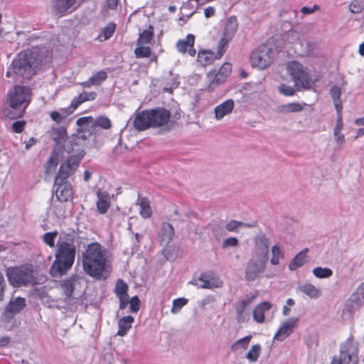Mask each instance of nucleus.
I'll use <instances>...</instances> for the list:
<instances>
[{"instance_id": "f257e3e1", "label": "nucleus", "mask_w": 364, "mask_h": 364, "mask_svg": "<svg viewBox=\"0 0 364 364\" xmlns=\"http://www.w3.org/2000/svg\"><path fill=\"white\" fill-rule=\"evenodd\" d=\"M50 52L45 48H33L19 53L13 60L6 75L15 78H31L41 67L50 61Z\"/></svg>"}, {"instance_id": "f03ea898", "label": "nucleus", "mask_w": 364, "mask_h": 364, "mask_svg": "<svg viewBox=\"0 0 364 364\" xmlns=\"http://www.w3.org/2000/svg\"><path fill=\"white\" fill-rule=\"evenodd\" d=\"M82 267L89 276L100 280L108 275L110 255L107 248L99 242L89 244L82 252Z\"/></svg>"}, {"instance_id": "7ed1b4c3", "label": "nucleus", "mask_w": 364, "mask_h": 364, "mask_svg": "<svg viewBox=\"0 0 364 364\" xmlns=\"http://www.w3.org/2000/svg\"><path fill=\"white\" fill-rule=\"evenodd\" d=\"M74 235H60L58 241V250L50 269L52 277H57L65 274L72 267L76 253V247L73 244Z\"/></svg>"}, {"instance_id": "20e7f679", "label": "nucleus", "mask_w": 364, "mask_h": 364, "mask_svg": "<svg viewBox=\"0 0 364 364\" xmlns=\"http://www.w3.org/2000/svg\"><path fill=\"white\" fill-rule=\"evenodd\" d=\"M171 112L165 108H155L138 112L134 119V127L138 131L150 127H160L168 124Z\"/></svg>"}, {"instance_id": "39448f33", "label": "nucleus", "mask_w": 364, "mask_h": 364, "mask_svg": "<svg viewBox=\"0 0 364 364\" xmlns=\"http://www.w3.org/2000/svg\"><path fill=\"white\" fill-rule=\"evenodd\" d=\"M31 90L28 87L16 85L8 93V102L14 114L8 113L6 116L10 119L21 117L30 103Z\"/></svg>"}, {"instance_id": "423d86ee", "label": "nucleus", "mask_w": 364, "mask_h": 364, "mask_svg": "<svg viewBox=\"0 0 364 364\" xmlns=\"http://www.w3.org/2000/svg\"><path fill=\"white\" fill-rule=\"evenodd\" d=\"M286 69L297 90L309 89L311 87L312 80L309 70L301 63L296 60L289 61Z\"/></svg>"}, {"instance_id": "0eeeda50", "label": "nucleus", "mask_w": 364, "mask_h": 364, "mask_svg": "<svg viewBox=\"0 0 364 364\" xmlns=\"http://www.w3.org/2000/svg\"><path fill=\"white\" fill-rule=\"evenodd\" d=\"M9 283L14 287H21L36 283L33 272L31 267L21 266L7 269Z\"/></svg>"}, {"instance_id": "6e6552de", "label": "nucleus", "mask_w": 364, "mask_h": 364, "mask_svg": "<svg viewBox=\"0 0 364 364\" xmlns=\"http://www.w3.org/2000/svg\"><path fill=\"white\" fill-rule=\"evenodd\" d=\"M274 58V50L267 45H261L250 55L252 67L259 70L264 69L272 64Z\"/></svg>"}, {"instance_id": "1a4fd4ad", "label": "nucleus", "mask_w": 364, "mask_h": 364, "mask_svg": "<svg viewBox=\"0 0 364 364\" xmlns=\"http://www.w3.org/2000/svg\"><path fill=\"white\" fill-rule=\"evenodd\" d=\"M358 349L351 339L346 340L340 347L339 356L334 357L331 364H357Z\"/></svg>"}, {"instance_id": "9d476101", "label": "nucleus", "mask_w": 364, "mask_h": 364, "mask_svg": "<svg viewBox=\"0 0 364 364\" xmlns=\"http://www.w3.org/2000/svg\"><path fill=\"white\" fill-rule=\"evenodd\" d=\"M268 259L250 256L245 267V279L247 282H254L262 277L265 272Z\"/></svg>"}, {"instance_id": "9b49d317", "label": "nucleus", "mask_w": 364, "mask_h": 364, "mask_svg": "<svg viewBox=\"0 0 364 364\" xmlns=\"http://www.w3.org/2000/svg\"><path fill=\"white\" fill-rule=\"evenodd\" d=\"M237 27L238 24L235 16H231L227 20L223 37L218 46L215 58L220 59L224 55L228 43L232 40L237 31Z\"/></svg>"}, {"instance_id": "f8f14e48", "label": "nucleus", "mask_w": 364, "mask_h": 364, "mask_svg": "<svg viewBox=\"0 0 364 364\" xmlns=\"http://www.w3.org/2000/svg\"><path fill=\"white\" fill-rule=\"evenodd\" d=\"M254 246L250 256L269 259V239L263 233L256 235L253 238Z\"/></svg>"}, {"instance_id": "ddd939ff", "label": "nucleus", "mask_w": 364, "mask_h": 364, "mask_svg": "<svg viewBox=\"0 0 364 364\" xmlns=\"http://www.w3.org/2000/svg\"><path fill=\"white\" fill-rule=\"evenodd\" d=\"M255 296H248L235 304L236 318L239 323H247L250 320V305Z\"/></svg>"}, {"instance_id": "4468645a", "label": "nucleus", "mask_w": 364, "mask_h": 364, "mask_svg": "<svg viewBox=\"0 0 364 364\" xmlns=\"http://www.w3.org/2000/svg\"><path fill=\"white\" fill-rule=\"evenodd\" d=\"M80 161V158L77 156H70L67 159L66 162L62 164L59 168L58 173L55 178L56 183H59L63 181H67V178L77 169Z\"/></svg>"}, {"instance_id": "2eb2a0df", "label": "nucleus", "mask_w": 364, "mask_h": 364, "mask_svg": "<svg viewBox=\"0 0 364 364\" xmlns=\"http://www.w3.org/2000/svg\"><path fill=\"white\" fill-rule=\"evenodd\" d=\"M298 321L299 318L292 316L282 322L277 331L274 336V339L278 341H283L285 340L293 332Z\"/></svg>"}, {"instance_id": "dca6fc26", "label": "nucleus", "mask_w": 364, "mask_h": 364, "mask_svg": "<svg viewBox=\"0 0 364 364\" xmlns=\"http://www.w3.org/2000/svg\"><path fill=\"white\" fill-rule=\"evenodd\" d=\"M54 187L55 188V196L58 200L66 202L72 198L73 189L71 184L68 181H63L57 183L56 180H55Z\"/></svg>"}, {"instance_id": "f3484780", "label": "nucleus", "mask_w": 364, "mask_h": 364, "mask_svg": "<svg viewBox=\"0 0 364 364\" xmlns=\"http://www.w3.org/2000/svg\"><path fill=\"white\" fill-rule=\"evenodd\" d=\"M195 43V36L193 34H188L185 39H181L176 43V48L181 53L186 52L191 56H194L196 53L195 48H193Z\"/></svg>"}, {"instance_id": "a211bd4d", "label": "nucleus", "mask_w": 364, "mask_h": 364, "mask_svg": "<svg viewBox=\"0 0 364 364\" xmlns=\"http://www.w3.org/2000/svg\"><path fill=\"white\" fill-rule=\"evenodd\" d=\"M231 70V65L228 63H224L220 67L218 72L214 75L213 80L210 83L209 90H213L217 85L223 83L230 74Z\"/></svg>"}, {"instance_id": "6ab92c4d", "label": "nucleus", "mask_w": 364, "mask_h": 364, "mask_svg": "<svg viewBox=\"0 0 364 364\" xmlns=\"http://www.w3.org/2000/svg\"><path fill=\"white\" fill-rule=\"evenodd\" d=\"M364 304V296L353 293L346 301L343 311L349 314H353Z\"/></svg>"}, {"instance_id": "aec40b11", "label": "nucleus", "mask_w": 364, "mask_h": 364, "mask_svg": "<svg viewBox=\"0 0 364 364\" xmlns=\"http://www.w3.org/2000/svg\"><path fill=\"white\" fill-rule=\"evenodd\" d=\"M235 107V102L232 99H228L217 105L214 108L215 119L221 120L226 115L230 114Z\"/></svg>"}, {"instance_id": "412c9836", "label": "nucleus", "mask_w": 364, "mask_h": 364, "mask_svg": "<svg viewBox=\"0 0 364 364\" xmlns=\"http://www.w3.org/2000/svg\"><path fill=\"white\" fill-rule=\"evenodd\" d=\"M174 235L173 226L168 223H162L159 232V237L161 245L163 246L168 245L172 240Z\"/></svg>"}, {"instance_id": "4be33fe9", "label": "nucleus", "mask_w": 364, "mask_h": 364, "mask_svg": "<svg viewBox=\"0 0 364 364\" xmlns=\"http://www.w3.org/2000/svg\"><path fill=\"white\" fill-rule=\"evenodd\" d=\"M272 308L271 303L263 301L255 306L252 311L253 319L258 323H262L265 321L264 314Z\"/></svg>"}, {"instance_id": "5701e85b", "label": "nucleus", "mask_w": 364, "mask_h": 364, "mask_svg": "<svg viewBox=\"0 0 364 364\" xmlns=\"http://www.w3.org/2000/svg\"><path fill=\"white\" fill-rule=\"evenodd\" d=\"M26 306V301L23 298L16 297L11 299L6 309V315L13 316L14 314L18 313Z\"/></svg>"}, {"instance_id": "b1692460", "label": "nucleus", "mask_w": 364, "mask_h": 364, "mask_svg": "<svg viewBox=\"0 0 364 364\" xmlns=\"http://www.w3.org/2000/svg\"><path fill=\"white\" fill-rule=\"evenodd\" d=\"M96 92H83L77 97L73 99L68 107L73 113L82 103L86 101L93 100L96 97Z\"/></svg>"}, {"instance_id": "393cba45", "label": "nucleus", "mask_w": 364, "mask_h": 364, "mask_svg": "<svg viewBox=\"0 0 364 364\" xmlns=\"http://www.w3.org/2000/svg\"><path fill=\"white\" fill-rule=\"evenodd\" d=\"M298 291L309 296L310 299H316L321 295V291L314 284L309 282L301 284L297 287Z\"/></svg>"}, {"instance_id": "a878e982", "label": "nucleus", "mask_w": 364, "mask_h": 364, "mask_svg": "<svg viewBox=\"0 0 364 364\" xmlns=\"http://www.w3.org/2000/svg\"><path fill=\"white\" fill-rule=\"evenodd\" d=\"M77 0H52L53 11L55 14H64L71 9Z\"/></svg>"}, {"instance_id": "bb28decb", "label": "nucleus", "mask_w": 364, "mask_h": 364, "mask_svg": "<svg viewBox=\"0 0 364 364\" xmlns=\"http://www.w3.org/2000/svg\"><path fill=\"white\" fill-rule=\"evenodd\" d=\"M271 253L270 264L272 266H277L280 264L282 259L284 258V251L282 246L276 243L269 249Z\"/></svg>"}, {"instance_id": "cd10ccee", "label": "nucleus", "mask_w": 364, "mask_h": 364, "mask_svg": "<svg viewBox=\"0 0 364 364\" xmlns=\"http://www.w3.org/2000/svg\"><path fill=\"white\" fill-rule=\"evenodd\" d=\"M196 285L203 289H214L222 286V282L219 279L206 278L202 274L196 283Z\"/></svg>"}, {"instance_id": "c85d7f7f", "label": "nucleus", "mask_w": 364, "mask_h": 364, "mask_svg": "<svg viewBox=\"0 0 364 364\" xmlns=\"http://www.w3.org/2000/svg\"><path fill=\"white\" fill-rule=\"evenodd\" d=\"M76 282L77 279L75 277H70L60 282V286L65 296V300L71 298Z\"/></svg>"}, {"instance_id": "c756f323", "label": "nucleus", "mask_w": 364, "mask_h": 364, "mask_svg": "<svg viewBox=\"0 0 364 364\" xmlns=\"http://www.w3.org/2000/svg\"><path fill=\"white\" fill-rule=\"evenodd\" d=\"M97 210L100 213H105L110 206V196L106 192L98 191L97 193Z\"/></svg>"}, {"instance_id": "7c9ffc66", "label": "nucleus", "mask_w": 364, "mask_h": 364, "mask_svg": "<svg viewBox=\"0 0 364 364\" xmlns=\"http://www.w3.org/2000/svg\"><path fill=\"white\" fill-rule=\"evenodd\" d=\"M134 321V318L132 316H126L121 318L118 321V331L117 335L120 336H125L129 330L131 328L132 323Z\"/></svg>"}, {"instance_id": "2f4dec72", "label": "nucleus", "mask_w": 364, "mask_h": 364, "mask_svg": "<svg viewBox=\"0 0 364 364\" xmlns=\"http://www.w3.org/2000/svg\"><path fill=\"white\" fill-rule=\"evenodd\" d=\"M72 114V110H70L68 107L65 108H60L58 110L51 112L50 113V117L56 124H60Z\"/></svg>"}, {"instance_id": "473e14b6", "label": "nucleus", "mask_w": 364, "mask_h": 364, "mask_svg": "<svg viewBox=\"0 0 364 364\" xmlns=\"http://www.w3.org/2000/svg\"><path fill=\"white\" fill-rule=\"evenodd\" d=\"M136 205L139 206V213L143 218H149L151 216L152 210L150 202L147 198L139 196Z\"/></svg>"}, {"instance_id": "72a5a7b5", "label": "nucleus", "mask_w": 364, "mask_h": 364, "mask_svg": "<svg viewBox=\"0 0 364 364\" xmlns=\"http://www.w3.org/2000/svg\"><path fill=\"white\" fill-rule=\"evenodd\" d=\"M107 78V73L105 71H99L90 77L87 81L81 85L83 87H90L92 85H99Z\"/></svg>"}, {"instance_id": "f704fd0d", "label": "nucleus", "mask_w": 364, "mask_h": 364, "mask_svg": "<svg viewBox=\"0 0 364 364\" xmlns=\"http://www.w3.org/2000/svg\"><path fill=\"white\" fill-rule=\"evenodd\" d=\"M308 249L299 252L290 262L289 269L291 271L296 270L306 262V256Z\"/></svg>"}, {"instance_id": "c9c22d12", "label": "nucleus", "mask_w": 364, "mask_h": 364, "mask_svg": "<svg viewBox=\"0 0 364 364\" xmlns=\"http://www.w3.org/2000/svg\"><path fill=\"white\" fill-rule=\"evenodd\" d=\"M331 97L333 100L334 106L337 112L341 111V90L338 86H333L330 90Z\"/></svg>"}, {"instance_id": "e433bc0d", "label": "nucleus", "mask_w": 364, "mask_h": 364, "mask_svg": "<svg viewBox=\"0 0 364 364\" xmlns=\"http://www.w3.org/2000/svg\"><path fill=\"white\" fill-rule=\"evenodd\" d=\"M213 53L210 51L203 50L198 53L197 61L202 65L205 66L210 64L213 60Z\"/></svg>"}, {"instance_id": "4c0bfd02", "label": "nucleus", "mask_w": 364, "mask_h": 364, "mask_svg": "<svg viewBox=\"0 0 364 364\" xmlns=\"http://www.w3.org/2000/svg\"><path fill=\"white\" fill-rule=\"evenodd\" d=\"M313 274L319 279L329 278L333 275V271L330 268L317 267L312 271Z\"/></svg>"}, {"instance_id": "58836bf2", "label": "nucleus", "mask_w": 364, "mask_h": 364, "mask_svg": "<svg viewBox=\"0 0 364 364\" xmlns=\"http://www.w3.org/2000/svg\"><path fill=\"white\" fill-rule=\"evenodd\" d=\"M260 353L261 346L259 344L253 345L248 350L246 358L250 362H256L259 357Z\"/></svg>"}, {"instance_id": "ea45409f", "label": "nucleus", "mask_w": 364, "mask_h": 364, "mask_svg": "<svg viewBox=\"0 0 364 364\" xmlns=\"http://www.w3.org/2000/svg\"><path fill=\"white\" fill-rule=\"evenodd\" d=\"M153 28L152 26H149V28L147 30H144L141 33H140L137 43L139 46H141L143 44L149 43L153 38Z\"/></svg>"}, {"instance_id": "a19ab883", "label": "nucleus", "mask_w": 364, "mask_h": 364, "mask_svg": "<svg viewBox=\"0 0 364 364\" xmlns=\"http://www.w3.org/2000/svg\"><path fill=\"white\" fill-rule=\"evenodd\" d=\"M128 286L122 280L118 279L115 284L114 291L117 297L128 296Z\"/></svg>"}, {"instance_id": "79ce46f5", "label": "nucleus", "mask_w": 364, "mask_h": 364, "mask_svg": "<svg viewBox=\"0 0 364 364\" xmlns=\"http://www.w3.org/2000/svg\"><path fill=\"white\" fill-rule=\"evenodd\" d=\"M252 336H245L239 340H237L236 342H235L232 346L231 349L233 351H236L240 348L242 349H246L251 341Z\"/></svg>"}, {"instance_id": "37998d69", "label": "nucleus", "mask_w": 364, "mask_h": 364, "mask_svg": "<svg viewBox=\"0 0 364 364\" xmlns=\"http://www.w3.org/2000/svg\"><path fill=\"white\" fill-rule=\"evenodd\" d=\"M58 235V231L48 232L43 235V240L45 244L50 247H55V240Z\"/></svg>"}, {"instance_id": "c03bdc74", "label": "nucleus", "mask_w": 364, "mask_h": 364, "mask_svg": "<svg viewBox=\"0 0 364 364\" xmlns=\"http://www.w3.org/2000/svg\"><path fill=\"white\" fill-rule=\"evenodd\" d=\"M188 299L186 298H178L173 301V306L171 308V313L176 314L181 311V309L186 305Z\"/></svg>"}, {"instance_id": "a18cd8bd", "label": "nucleus", "mask_w": 364, "mask_h": 364, "mask_svg": "<svg viewBox=\"0 0 364 364\" xmlns=\"http://www.w3.org/2000/svg\"><path fill=\"white\" fill-rule=\"evenodd\" d=\"M302 110V107L297 102L289 103L284 105L281 107V111L283 112H297Z\"/></svg>"}, {"instance_id": "49530a36", "label": "nucleus", "mask_w": 364, "mask_h": 364, "mask_svg": "<svg viewBox=\"0 0 364 364\" xmlns=\"http://www.w3.org/2000/svg\"><path fill=\"white\" fill-rule=\"evenodd\" d=\"M111 121L105 117H100L97 119H94L93 126H98L105 129H108L111 127Z\"/></svg>"}, {"instance_id": "de8ad7c7", "label": "nucleus", "mask_w": 364, "mask_h": 364, "mask_svg": "<svg viewBox=\"0 0 364 364\" xmlns=\"http://www.w3.org/2000/svg\"><path fill=\"white\" fill-rule=\"evenodd\" d=\"M136 58H149L151 55V49L149 47L139 46L134 50Z\"/></svg>"}, {"instance_id": "09e8293b", "label": "nucleus", "mask_w": 364, "mask_h": 364, "mask_svg": "<svg viewBox=\"0 0 364 364\" xmlns=\"http://www.w3.org/2000/svg\"><path fill=\"white\" fill-rule=\"evenodd\" d=\"M348 8L351 13L359 14L363 11L364 5H363L358 0H353L349 4Z\"/></svg>"}, {"instance_id": "8fccbe9b", "label": "nucleus", "mask_w": 364, "mask_h": 364, "mask_svg": "<svg viewBox=\"0 0 364 364\" xmlns=\"http://www.w3.org/2000/svg\"><path fill=\"white\" fill-rule=\"evenodd\" d=\"M94 118L92 117H80L76 121V124L80 127H86L89 125H93Z\"/></svg>"}, {"instance_id": "3c124183", "label": "nucleus", "mask_w": 364, "mask_h": 364, "mask_svg": "<svg viewBox=\"0 0 364 364\" xmlns=\"http://www.w3.org/2000/svg\"><path fill=\"white\" fill-rule=\"evenodd\" d=\"M279 91L285 96H292L295 93V90L286 84H282L278 87Z\"/></svg>"}, {"instance_id": "603ef678", "label": "nucleus", "mask_w": 364, "mask_h": 364, "mask_svg": "<svg viewBox=\"0 0 364 364\" xmlns=\"http://www.w3.org/2000/svg\"><path fill=\"white\" fill-rule=\"evenodd\" d=\"M129 309L132 313H136L140 309V300L137 296H133L129 300Z\"/></svg>"}, {"instance_id": "864d4df0", "label": "nucleus", "mask_w": 364, "mask_h": 364, "mask_svg": "<svg viewBox=\"0 0 364 364\" xmlns=\"http://www.w3.org/2000/svg\"><path fill=\"white\" fill-rule=\"evenodd\" d=\"M238 240L235 237H228L227 239H225L223 244H222V247L223 249H225L227 247H235L238 245Z\"/></svg>"}, {"instance_id": "5fc2aeb1", "label": "nucleus", "mask_w": 364, "mask_h": 364, "mask_svg": "<svg viewBox=\"0 0 364 364\" xmlns=\"http://www.w3.org/2000/svg\"><path fill=\"white\" fill-rule=\"evenodd\" d=\"M115 24L114 23H109L103 30L102 33L104 35V40L109 39L115 31Z\"/></svg>"}, {"instance_id": "6e6d98bb", "label": "nucleus", "mask_w": 364, "mask_h": 364, "mask_svg": "<svg viewBox=\"0 0 364 364\" xmlns=\"http://www.w3.org/2000/svg\"><path fill=\"white\" fill-rule=\"evenodd\" d=\"M334 141L338 149H341L346 141L345 136L342 132H333Z\"/></svg>"}, {"instance_id": "4d7b16f0", "label": "nucleus", "mask_w": 364, "mask_h": 364, "mask_svg": "<svg viewBox=\"0 0 364 364\" xmlns=\"http://www.w3.org/2000/svg\"><path fill=\"white\" fill-rule=\"evenodd\" d=\"M240 225H242V222L232 220L227 223L225 229L229 232H235L240 228Z\"/></svg>"}, {"instance_id": "13d9d810", "label": "nucleus", "mask_w": 364, "mask_h": 364, "mask_svg": "<svg viewBox=\"0 0 364 364\" xmlns=\"http://www.w3.org/2000/svg\"><path fill=\"white\" fill-rule=\"evenodd\" d=\"M343 129V119H342V114L340 111V112H338L336 124L333 129V132H342Z\"/></svg>"}, {"instance_id": "bf43d9fd", "label": "nucleus", "mask_w": 364, "mask_h": 364, "mask_svg": "<svg viewBox=\"0 0 364 364\" xmlns=\"http://www.w3.org/2000/svg\"><path fill=\"white\" fill-rule=\"evenodd\" d=\"M25 127L24 121H17L12 124V129L16 133H21Z\"/></svg>"}, {"instance_id": "052dcab7", "label": "nucleus", "mask_w": 364, "mask_h": 364, "mask_svg": "<svg viewBox=\"0 0 364 364\" xmlns=\"http://www.w3.org/2000/svg\"><path fill=\"white\" fill-rule=\"evenodd\" d=\"M57 161H58V156L55 153H53L50 156V157L48 161V168H47L49 169L51 168H55L58 164ZM50 171H51V170H46V172H50Z\"/></svg>"}, {"instance_id": "680f3d73", "label": "nucleus", "mask_w": 364, "mask_h": 364, "mask_svg": "<svg viewBox=\"0 0 364 364\" xmlns=\"http://www.w3.org/2000/svg\"><path fill=\"white\" fill-rule=\"evenodd\" d=\"M318 9H319V6L316 4L312 8H309L307 6H303L301 9V12L303 14L307 15V14H313L314 12H315L316 11H317Z\"/></svg>"}, {"instance_id": "e2e57ef3", "label": "nucleus", "mask_w": 364, "mask_h": 364, "mask_svg": "<svg viewBox=\"0 0 364 364\" xmlns=\"http://www.w3.org/2000/svg\"><path fill=\"white\" fill-rule=\"evenodd\" d=\"M119 299V309H124L127 308L128 304H129V296L118 297Z\"/></svg>"}, {"instance_id": "0e129e2a", "label": "nucleus", "mask_w": 364, "mask_h": 364, "mask_svg": "<svg viewBox=\"0 0 364 364\" xmlns=\"http://www.w3.org/2000/svg\"><path fill=\"white\" fill-rule=\"evenodd\" d=\"M215 14V9L212 6H208L204 9V15L205 18H210Z\"/></svg>"}, {"instance_id": "69168bd1", "label": "nucleus", "mask_w": 364, "mask_h": 364, "mask_svg": "<svg viewBox=\"0 0 364 364\" xmlns=\"http://www.w3.org/2000/svg\"><path fill=\"white\" fill-rule=\"evenodd\" d=\"M4 287H5V280H4L3 274H1V272H0V299L3 296Z\"/></svg>"}, {"instance_id": "338daca9", "label": "nucleus", "mask_w": 364, "mask_h": 364, "mask_svg": "<svg viewBox=\"0 0 364 364\" xmlns=\"http://www.w3.org/2000/svg\"><path fill=\"white\" fill-rule=\"evenodd\" d=\"M9 336H0V346H5L10 342Z\"/></svg>"}, {"instance_id": "774afa93", "label": "nucleus", "mask_w": 364, "mask_h": 364, "mask_svg": "<svg viewBox=\"0 0 364 364\" xmlns=\"http://www.w3.org/2000/svg\"><path fill=\"white\" fill-rule=\"evenodd\" d=\"M109 9H114L118 4V0H106Z\"/></svg>"}]
</instances>
